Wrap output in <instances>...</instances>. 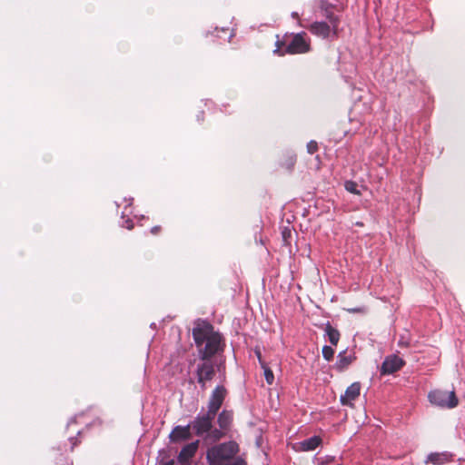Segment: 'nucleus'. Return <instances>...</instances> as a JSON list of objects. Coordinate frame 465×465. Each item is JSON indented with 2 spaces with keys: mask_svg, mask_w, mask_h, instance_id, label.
<instances>
[{
  "mask_svg": "<svg viewBox=\"0 0 465 465\" xmlns=\"http://www.w3.org/2000/svg\"><path fill=\"white\" fill-rule=\"evenodd\" d=\"M351 362V359L350 356H347L345 352H341L338 355V360L336 362V368L340 371L344 370L350 363Z\"/></svg>",
  "mask_w": 465,
  "mask_h": 465,
  "instance_id": "17",
  "label": "nucleus"
},
{
  "mask_svg": "<svg viewBox=\"0 0 465 465\" xmlns=\"http://www.w3.org/2000/svg\"><path fill=\"white\" fill-rule=\"evenodd\" d=\"M399 343H400L401 345H404V346H408V344H409L407 341H402V340H401V341H399Z\"/></svg>",
  "mask_w": 465,
  "mask_h": 465,
  "instance_id": "28",
  "label": "nucleus"
},
{
  "mask_svg": "<svg viewBox=\"0 0 465 465\" xmlns=\"http://www.w3.org/2000/svg\"><path fill=\"white\" fill-rule=\"evenodd\" d=\"M426 462H430L432 464L438 465L442 462V458L439 454L431 453L427 457Z\"/></svg>",
  "mask_w": 465,
  "mask_h": 465,
  "instance_id": "21",
  "label": "nucleus"
},
{
  "mask_svg": "<svg viewBox=\"0 0 465 465\" xmlns=\"http://www.w3.org/2000/svg\"><path fill=\"white\" fill-rule=\"evenodd\" d=\"M199 446V440H195L185 445L178 455V463L181 465H189L191 459L195 455Z\"/></svg>",
  "mask_w": 465,
  "mask_h": 465,
  "instance_id": "10",
  "label": "nucleus"
},
{
  "mask_svg": "<svg viewBox=\"0 0 465 465\" xmlns=\"http://www.w3.org/2000/svg\"><path fill=\"white\" fill-rule=\"evenodd\" d=\"M428 398L431 404L443 409H452L459 402L453 391L435 390L429 393Z\"/></svg>",
  "mask_w": 465,
  "mask_h": 465,
  "instance_id": "3",
  "label": "nucleus"
},
{
  "mask_svg": "<svg viewBox=\"0 0 465 465\" xmlns=\"http://www.w3.org/2000/svg\"><path fill=\"white\" fill-rule=\"evenodd\" d=\"M191 424L187 426H176L170 434V440L172 441H179L188 440L191 437Z\"/></svg>",
  "mask_w": 465,
  "mask_h": 465,
  "instance_id": "13",
  "label": "nucleus"
},
{
  "mask_svg": "<svg viewBox=\"0 0 465 465\" xmlns=\"http://www.w3.org/2000/svg\"><path fill=\"white\" fill-rule=\"evenodd\" d=\"M255 354H256V356H257V358H258L259 362H260V364H261V365H262V363H265V362L262 360V355H261L260 351H258V350H257V351H255Z\"/></svg>",
  "mask_w": 465,
  "mask_h": 465,
  "instance_id": "26",
  "label": "nucleus"
},
{
  "mask_svg": "<svg viewBox=\"0 0 465 465\" xmlns=\"http://www.w3.org/2000/svg\"><path fill=\"white\" fill-rule=\"evenodd\" d=\"M227 391L222 385H218L213 391L209 401L208 410L210 415H216L220 408L222 407L223 401L226 397Z\"/></svg>",
  "mask_w": 465,
  "mask_h": 465,
  "instance_id": "7",
  "label": "nucleus"
},
{
  "mask_svg": "<svg viewBox=\"0 0 465 465\" xmlns=\"http://www.w3.org/2000/svg\"><path fill=\"white\" fill-rule=\"evenodd\" d=\"M223 436V433L219 429H211L205 435V440L215 441L220 440Z\"/></svg>",
  "mask_w": 465,
  "mask_h": 465,
  "instance_id": "18",
  "label": "nucleus"
},
{
  "mask_svg": "<svg viewBox=\"0 0 465 465\" xmlns=\"http://www.w3.org/2000/svg\"><path fill=\"white\" fill-rule=\"evenodd\" d=\"M278 52H279V48L274 50V53H278Z\"/></svg>",
  "mask_w": 465,
  "mask_h": 465,
  "instance_id": "31",
  "label": "nucleus"
},
{
  "mask_svg": "<svg viewBox=\"0 0 465 465\" xmlns=\"http://www.w3.org/2000/svg\"><path fill=\"white\" fill-rule=\"evenodd\" d=\"M232 420V413L228 411H223L218 416V424L222 430L227 429Z\"/></svg>",
  "mask_w": 465,
  "mask_h": 465,
  "instance_id": "15",
  "label": "nucleus"
},
{
  "mask_svg": "<svg viewBox=\"0 0 465 465\" xmlns=\"http://www.w3.org/2000/svg\"><path fill=\"white\" fill-rule=\"evenodd\" d=\"M325 333L328 336L330 342L334 346L337 345L340 340V333L330 323H327L325 327Z\"/></svg>",
  "mask_w": 465,
  "mask_h": 465,
  "instance_id": "16",
  "label": "nucleus"
},
{
  "mask_svg": "<svg viewBox=\"0 0 465 465\" xmlns=\"http://www.w3.org/2000/svg\"><path fill=\"white\" fill-rule=\"evenodd\" d=\"M216 415H210L207 411L203 415H198L193 421L191 423L192 429L198 436H203L211 430L213 428V420Z\"/></svg>",
  "mask_w": 465,
  "mask_h": 465,
  "instance_id": "6",
  "label": "nucleus"
},
{
  "mask_svg": "<svg viewBox=\"0 0 465 465\" xmlns=\"http://www.w3.org/2000/svg\"><path fill=\"white\" fill-rule=\"evenodd\" d=\"M334 351L331 346H323L322 348V356L325 360L331 361L333 357Z\"/></svg>",
  "mask_w": 465,
  "mask_h": 465,
  "instance_id": "20",
  "label": "nucleus"
},
{
  "mask_svg": "<svg viewBox=\"0 0 465 465\" xmlns=\"http://www.w3.org/2000/svg\"><path fill=\"white\" fill-rule=\"evenodd\" d=\"M124 223H125V224H124V226H125L128 230H131V229L134 227V224H133L132 221H131V220H129V219H128V220H126V221L124 222Z\"/></svg>",
  "mask_w": 465,
  "mask_h": 465,
  "instance_id": "25",
  "label": "nucleus"
},
{
  "mask_svg": "<svg viewBox=\"0 0 465 465\" xmlns=\"http://www.w3.org/2000/svg\"><path fill=\"white\" fill-rule=\"evenodd\" d=\"M292 16L293 18H298V17H299V15H298V13H297V12H293V13H292Z\"/></svg>",
  "mask_w": 465,
  "mask_h": 465,
  "instance_id": "29",
  "label": "nucleus"
},
{
  "mask_svg": "<svg viewBox=\"0 0 465 465\" xmlns=\"http://www.w3.org/2000/svg\"><path fill=\"white\" fill-rule=\"evenodd\" d=\"M174 460H167V461H164V460H161L159 462V465H174Z\"/></svg>",
  "mask_w": 465,
  "mask_h": 465,
  "instance_id": "24",
  "label": "nucleus"
},
{
  "mask_svg": "<svg viewBox=\"0 0 465 465\" xmlns=\"http://www.w3.org/2000/svg\"><path fill=\"white\" fill-rule=\"evenodd\" d=\"M238 451L237 443L228 441L208 449L206 458L209 465H246L244 460L237 456Z\"/></svg>",
  "mask_w": 465,
  "mask_h": 465,
  "instance_id": "2",
  "label": "nucleus"
},
{
  "mask_svg": "<svg viewBox=\"0 0 465 465\" xmlns=\"http://www.w3.org/2000/svg\"><path fill=\"white\" fill-rule=\"evenodd\" d=\"M310 51V41L306 39V33L296 34L290 44L287 45L284 53L295 54H304Z\"/></svg>",
  "mask_w": 465,
  "mask_h": 465,
  "instance_id": "5",
  "label": "nucleus"
},
{
  "mask_svg": "<svg viewBox=\"0 0 465 465\" xmlns=\"http://www.w3.org/2000/svg\"><path fill=\"white\" fill-rule=\"evenodd\" d=\"M194 341L199 348L200 357L206 360L222 350V337L212 325L203 323L193 331Z\"/></svg>",
  "mask_w": 465,
  "mask_h": 465,
  "instance_id": "1",
  "label": "nucleus"
},
{
  "mask_svg": "<svg viewBox=\"0 0 465 465\" xmlns=\"http://www.w3.org/2000/svg\"><path fill=\"white\" fill-rule=\"evenodd\" d=\"M322 440L318 436L311 437L299 443V449L302 451H310L315 450L321 443Z\"/></svg>",
  "mask_w": 465,
  "mask_h": 465,
  "instance_id": "14",
  "label": "nucleus"
},
{
  "mask_svg": "<svg viewBox=\"0 0 465 465\" xmlns=\"http://www.w3.org/2000/svg\"><path fill=\"white\" fill-rule=\"evenodd\" d=\"M160 231V226H154L151 229V232L155 234Z\"/></svg>",
  "mask_w": 465,
  "mask_h": 465,
  "instance_id": "27",
  "label": "nucleus"
},
{
  "mask_svg": "<svg viewBox=\"0 0 465 465\" xmlns=\"http://www.w3.org/2000/svg\"><path fill=\"white\" fill-rule=\"evenodd\" d=\"M298 25L301 26V27H305V25L302 24V22L301 20L298 21Z\"/></svg>",
  "mask_w": 465,
  "mask_h": 465,
  "instance_id": "30",
  "label": "nucleus"
},
{
  "mask_svg": "<svg viewBox=\"0 0 465 465\" xmlns=\"http://www.w3.org/2000/svg\"><path fill=\"white\" fill-rule=\"evenodd\" d=\"M262 368L263 369L264 377L268 384H272L274 381V375L272 370L266 365V363H262Z\"/></svg>",
  "mask_w": 465,
  "mask_h": 465,
  "instance_id": "19",
  "label": "nucleus"
},
{
  "mask_svg": "<svg viewBox=\"0 0 465 465\" xmlns=\"http://www.w3.org/2000/svg\"><path fill=\"white\" fill-rule=\"evenodd\" d=\"M197 381L203 389H205L206 382L211 381L214 374V367L211 362H203L197 366Z\"/></svg>",
  "mask_w": 465,
  "mask_h": 465,
  "instance_id": "8",
  "label": "nucleus"
},
{
  "mask_svg": "<svg viewBox=\"0 0 465 465\" xmlns=\"http://www.w3.org/2000/svg\"><path fill=\"white\" fill-rule=\"evenodd\" d=\"M317 5L322 14L323 16L331 23L335 24L336 22H340V17L338 15H335L332 13V8L334 7L333 5L329 3L326 0H318Z\"/></svg>",
  "mask_w": 465,
  "mask_h": 465,
  "instance_id": "12",
  "label": "nucleus"
},
{
  "mask_svg": "<svg viewBox=\"0 0 465 465\" xmlns=\"http://www.w3.org/2000/svg\"><path fill=\"white\" fill-rule=\"evenodd\" d=\"M339 24L340 22L335 24H331L329 21L328 23L323 21L313 22L308 26V29L312 35L327 39L337 36Z\"/></svg>",
  "mask_w": 465,
  "mask_h": 465,
  "instance_id": "4",
  "label": "nucleus"
},
{
  "mask_svg": "<svg viewBox=\"0 0 465 465\" xmlns=\"http://www.w3.org/2000/svg\"><path fill=\"white\" fill-rule=\"evenodd\" d=\"M318 149V144L315 141H310L307 143V152L311 154L314 153Z\"/></svg>",
  "mask_w": 465,
  "mask_h": 465,
  "instance_id": "23",
  "label": "nucleus"
},
{
  "mask_svg": "<svg viewBox=\"0 0 465 465\" xmlns=\"http://www.w3.org/2000/svg\"><path fill=\"white\" fill-rule=\"evenodd\" d=\"M361 384L360 382H353L351 384L340 398V401L344 406L351 407L352 401L360 396Z\"/></svg>",
  "mask_w": 465,
  "mask_h": 465,
  "instance_id": "9",
  "label": "nucleus"
},
{
  "mask_svg": "<svg viewBox=\"0 0 465 465\" xmlns=\"http://www.w3.org/2000/svg\"><path fill=\"white\" fill-rule=\"evenodd\" d=\"M358 185L356 183L354 182H351V181H347L345 183V189L350 192V193H355V194H359L360 192L358 191Z\"/></svg>",
  "mask_w": 465,
  "mask_h": 465,
  "instance_id": "22",
  "label": "nucleus"
},
{
  "mask_svg": "<svg viewBox=\"0 0 465 465\" xmlns=\"http://www.w3.org/2000/svg\"><path fill=\"white\" fill-rule=\"evenodd\" d=\"M403 360L397 355L388 356L382 363L381 372L383 374H391L399 371L403 366Z\"/></svg>",
  "mask_w": 465,
  "mask_h": 465,
  "instance_id": "11",
  "label": "nucleus"
}]
</instances>
